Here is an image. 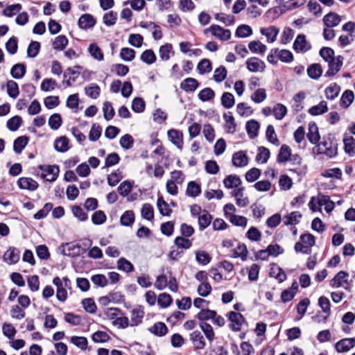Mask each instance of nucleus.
Wrapping results in <instances>:
<instances>
[{
    "label": "nucleus",
    "mask_w": 355,
    "mask_h": 355,
    "mask_svg": "<svg viewBox=\"0 0 355 355\" xmlns=\"http://www.w3.org/2000/svg\"><path fill=\"white\" fill-rule=\"evenodd\" d=\"M260 33L266 37L268 42L272 43L276 40L279 29L276 26H270L267 28H261Z\"/></svg>",
    "instance_id": "obj_17"
},
{
    "label": "nucleus",
    "mask_w": 355,
    "mask_h": 355,
    "mask_svg": "<svg viewBox=\"0 0 355 355\" xmlns=\"http://www.w3.org/2000/svg\"><path fill=\"white\" fill-rule=\"evenodd\" d=\"M68 44V39L64 35H59L55 37L53 42V47L55 50L62 51Z\"/></svg>",
    "instance_id": "obj_63"
},
{
    "label": "nucleus",
    "mask_w": 355,
    "mask_h": 355,
    "mask_svg": "<svg viewBox=\"0 0 355 355\" xmlns=\"http://www.w3.org/2000/svg\"><path fill=\"white\" fill-rule=\"evenodd\" d=\"M120 57L125 62H130L135 58V51L128 47L122 48L120 51Z\"/></svg>",
    "instance_id": "obj_56"
},
{
    "label": "nucleus",
    "mask_w": 355,
    "mask_h": 355,
    "mask_svg": "<svg viewBox=\"0 0 355 355\" xmlns=\"http://www.w3.org/2000/svg\"><path fill=\"white\" fill-rule=\"evenodd\" d=\"M69 139L64 136L55 139L54 143L55 149L60 153L67 152L69 149Z\"/></svg>",
    "instance_id": "obj_30"
},
{
    "label": "nucleus",
    "mask_w": 355,
    "mask_h": 355,
    "mask_svg": "<svg viewBox=\"0 0 355 355\" xmlns=\"http://www.w3.org/2000/svg\"><path fill=\"white\" fill-rule=\"evenodd\" d=\"M338 144L330 137L324 138L323 140L317 145V154H322L329 158L336 156Z\"/></svg>",
    "instance_id": "obj_2"
},
{
    "label": "nucleus",
    "mask_w": 355,
    "mask_h": 355,
    "mask_svg": "<svg viewBox=\"0 0 355 355\" xmlns=\"http://www.w3.org/2000/svg\"><path fill=\"white\" fill-rule=\"evenodd\" d=\"M17 185L21 189L35 191L38 187V183L31 178H20L17 181Z\"/></svg>",
    "instance_id": "obj_16"
},
{
    "label": "nucleus",
    "mask_w": 355,
    "mask_h": 355,
    "mask_svg": "<svg viewBox=\"0 0 355 355\" xmlns=\"http://www.w3.org/2000/svg\"><path fill=\"white\" fill-rule=\"evenodd\" d=\"M22 123V119L21 116L16 115L10 118L6 123L8 129L10 131L15 132L17 130Z\"/></svg>",
    "instance_id": "obj_48"
},
{
    "label": "nucleus",
    "mask_w": 355,
    "mask_h": 355,
    "mask_svg": "<svg viewBox=\"0 0 355 355\" xmlns=\"http://www.w3.org/2000/svg\"><path fill=\"white\" fill-rule=\"evenodd\" d=\"M340 92V87L334 83L325 89L324 93L327 99L334 100L338 96Z\"/></svg>",
    "instance_id": "obj_31"
},
{
    "label": "nucleus",
    "mask_w": 355,
    "mask_h": 355,
    "mask_svg": "<svg viewBox=\"0 0 355 355\" xmlns=\"http://www.w3.org/2000/svg\"><path fill=\"white\" fill-rule=\"evenodd\" d=\"M28 142V138L26 136H21L17 137L14 141V151L17 154H20L27 145Z\"/></svg>",
    "instance_id": "obj_35"
},
{
    "label": "nucleus",
    "mask_w": 355,
    "mask_h": 355,
    "mask_svg": "<svg viewBox=\"0 0 355 355\" xmlns=\"http://www.w3.org/2000/svg\"><path fill=\"white\" fill-rule=\"evenodd\" d=\"M315 245V237L310 233L303 234L300 236V241L295 245L297 252L309 254L311 252V247Z\"/></svg>",
    "instance_id": "obj_3"
},
{
    "label": "nucleus",
    "mask_w": 355,
    "mask_h": 355,
    "mask_svg": "<svg viewBox=\"0 0 355 355\" xmlns=\"http://www.w3.org/2000/svg\"><path fill=\"white\" fill-rule=\"evenodd\" d=\"M355 346L354 338H344L336 343L335 347L338 352L343 353L350 350Z\"/></svg>",
    "instance_id": "obj_15"
},
{
    "label": "nucleus",
    "mask_w": 355,
    "mask_h": 355,
    "mask_svg": "<svg viewBox=\"0 0 355 355\" xmlns=\"http://www.w3.org/2000/svg\"><path fill=\"white\" fill-rule=\"evenodd\" d=\"M228 320L230 322V327L234 331H239L241 329L242 325L245 322L244 317L240 313L234 311H230L227 314Z\"/></svg>",
    "instance_id": "obj_8"
},
{
    "label": "nucleus",
    "mask_w": 355,
    "mask_h": 355,
    "mask_svg": "<svg viewBox=\"0 0 355 355\" xmlns=\"http://www.w3.org/2000/svg\"><path fill=\"white\" fill-rule=\"evenodd\" d=\"M205 31H210L215 37L222 41H227L231 37V31L218 25H212Z\"/></svg>",
    "instance_id": "obj_9"
},
{
    "label": "nucleus",
    "mask_w": 355,
    "mask_h": 355,
    "mask_svg": "<svg viewBox=\"0 0 355 355\" xmlns=\"http://www.w3.org/2000/svg\"><path fill=\"white\" fill-rule=\"evenodd\" d=\"M117 268L125 272H131L134 270L133 265L125 258H120L117 261Z\"/></svg>",
    "instance_id": "obj_57"
},
{
    "label": "nucleus",
    "mask_w": 355,
    "mask_h": 355,
    "mask_svg": "<svg viewBox=\"0 0 355 355\" xmlns=\"http://www.w3.org/2000/svg\"><path fill=\"white\" fill-rule=\"evenodd\" d=\"M157 206L159 213L162 216H169L171 214V209L169 208L168 203L162 197H159L157 202Z\"/></svg>",
    "instance_id": "obj_54"
},
{
    "label": "nucleus",
    "mask_w": 355,
    "mask_h": 355,
    "mask_svg": "<svg viewBox=\"0 0 355 355\" xmlns=\"http://www.w3.org/2000/svg\"><path fill=\"white\" fill-rule=\"evenodd\" d=\"M340 21V17L334 12H330L326 15L323 18L324 24L328 28H332L338 26Z\"/></svg>",
    "instance_id": "obj_23"
},
{
    "label": "nucleus",
    "mask_w": 355,
    "mask_h": 355,
    "mask_svg": "<svg viewBox=\"0 0 355 355\" xmlns=\"http://www.w3.org/2000/svg\"><path fill=\"white\" fill-rule=\"evenodd\" d=\"M283 252V249L279 245H270L265 250L259 252V257L261 259H265V257H262V254H268L271 256L277 257Z\"/></svg>",
    "instance_id": "obj_26"
},
{
    "label": "nucleus",
    "mask_w": 355,
    "mask_h": 355,
    "mask_svg": "<svg viewBox=\"0 0 355 355\" xmlns=\"http://www.w3.org/2000/svg\"><path fill=\"white\" fill-rule=\"evenodd\" d=\"M173 54V46L171 44H166L159 48V55L162 60H168Z\"/></svg>",
    "instance_id": "obj_50"
},
{
    "label": "nucleus",
    "mask_w": 355,
    "mask_h": 355,
    "mask_svg": "<svg viewBox=\"0 0 355 355\" xmlns=\"http://www.w3.org/2000/svg\"><path fill=\"white\" fill-rule=\"evenodd\" d=\"M149 331L157 336L162 337L167 334L168 327L164 322H157L149 328Z\"/></svg>",
    "instance_id": "obj_24"
},
{
    "label": "nucleus",
    "mask_w": 355,
    "mask_h": 355,
    "mask_svg": "<svg viewBox=\"0 0 355 355\" xmlns=\"http://www.w3.org/2000/svg\"><path fill=\"white\" fill-rule=\"evenodd\" d=\"M26 67L23 64H16L10 69L11 76L15 79L22 78L26 73Z\"/></svg>",
    "instance_id": "obj_38"
},
{
    "label": "nucleus",
    "mask_w": 355,
    "mask_h": 355,
    "mask_svg": "<svg viewBox=\"0 0 355 355\" xmlns=\"http://www.w3.org/2000/svg\"><path fill=\"white\" fill-rule=\"evenodd\" d=\"M62 254L64 256L78 257L80 254V245L74 243H67L62 245Z\"/></svg>",
    "instance_id": "obj_14"
},
{
    "label": "nucleus",
    "mask_w": 355,
    "mask_h": 355,
    "mask_svg": "<svg viewBox=\"0 0 355 355\" xmlns=\"http://www.w3.org/2000/svg\"><path fill=\"white\" fill-rule=\"evenodd\" d=\"M167 135L169 141L175 145L178 149L183 148V133L176 129H170L167 132Z\"/></svg>",
    "instance_id": "obj_10"
},
{
    "label": "nucleus",
    "mask_w": 355,
    "mask_h": 355,
    "mask_svg": "<svg viewBox=\"0 0 355 355\" xmlns=\"http://www.w3.org/2000/svg\"><path fill=\"white\" fill-rule=\"evenodd\" d=\"M145 315L144 308L141 305L134 306L130 312L129 322L130 327L141 324Z\"/></svg>",
    "instance_id": "obj_6"
},
{
    "label": "nucleus",
    "mask_w": 355,
    "mask_h": 355,
    "mask_svg": "<svg viewBox=\"0 0 355 355\" xmlns=\"http://www.w3.org/2000/svg\"><path fill=\"white\" fill-rule=\"evenodd\" d=\"M223 184L227 189H236L241 184V180L236 175H230L224 179Z\"/></svg>",
    "instance_id": "obj_28"
},
{
    "label": "nucleus",
    "mask_w": 355,
    "mask_h": 355,
    "mask_svg": "<svg viewBox=\"0 0 355 355\" xmlns=\"http://www.w3.org/2000/svg\"><path fill=\"white\" fill-rule=\"evenodd\" d=\"M307 138L312 144H317L320 139L318 133V128L315 123H310L309 124V132L307 133Z\"/></svg>",
    "instance_id": "obj_27"
},
{
    "label": "nucleus",
    "mask_w": 355,
    "mask_h": 355,
    "mask_svg": "<svg viewBox=\"0 0 355 355\" xmlns=\"http://www.w3.org/2000/svg\"><path fill=\"white\" fill-rule=\"evenodd\" d=\"M135 213L132 210L125 211L120 218V223L123 226H131L135 222Z\"/></svg>",
    "instance_id": "obj_32"
},
{
    "label": "nucleus",
    "mask_w": 355,
    "mask_h": 355,
    "mask_svg": "<svg viewBox=\"0 0 355 355\" xmlns=\"http://www.w3.org/2000/svg\"><path fill=\"white\" fill-rule=\"evenodd\" d=\"M318 304L322 309V311L326 314V316H324L323 319V322H325L328 316L331 313V305L329 300L324 296H321L318 300Z\"/></svg>",
    "instance_id": "obj_36"
},
{
    "label": "nucleus",
    "mask_w": 355,
    "mask_h": 355,
    "mask_svg": "<svg viewBox=\"0 0 355 355\" xmlns=\"http://www.w3.org/2000/svg\"><path fill=\"white\" fill-rule=\"evenodd\" d=\"M88 52L90 55L98 61L104 60V55L101 48L96 44L92 43L88 47Z\"/></svg>",
    "instance_id": "obj_29"
},
{
    "label": "nucleus",
    "mask_w": 355,
    "mask_h": 355,
    "mask_svg": "<svg viewBox=\"0 0 355 355\" xmlns=\"http://www.w3.org/2000/svg\"><path fill=\"white\" fill-rule=\"evenodd\" d=\"M293 48L297 52H306L311 49L304 35H298L293 43Z\"/></svg>",
    "instance_id": "obj_18"
},
{
    "label": "nucleus",
    "mask_w": 355,
    "mask_h": 355,
    "mask_svg": "<svg viewBox=\"0 0 355 355\" xmlns=\"http://www.w3.org/2000/svg\"><path fill=\"white\" fill-rule=\"evenodd\" d=\"M19 257V250L15 248H9L3 254V260L8 264L17 263Z\"/></svg>",
    "instance_id": "obj_21"
},
{
    "label": "nucleus",
    "mask_w": 355,
    "mask_h": 355,
    "mask_svg": "<svg viewBox=\"0 0 355 355\" xmlns=\"http://www.w3.org/2000/svg\"><path fill=\"white\" fill-rule=\"evenodd\" d=\"M326 200L327 196H320L318 198L313 197L309 203V207L313 211H317L320 210L321 206L323 205V202Z\"/></svg>",
    "instance_id": "obj_44"
},
{
    "label": "nucleus",
    "mask_w": 355,
    "mask_h": 355,
    "mask_svg": "<svg viewBox=\"0 0 355 355\" xmlns=\"http://www.w3.org/2000/svg\"><path fill=\"white\" fill-rule=\"evenodd\" d=\"M53 284L56 286V297L60 302H65L67 299V289L71 288V280L64 277L60 279L55 277L53 279Z\"/></svg>",
    "instance_id": "obj_1"
},
{
    "label": "nucleus",
    "mask_w": 355,
    "mask_h": 355,
    "mask_svg": "<svg viewBox=\"0 0 355 355\" xmlns=\"http://www.w3.org/2000/svg\"><path fill=\"white\" fill-rule=\"evenodd\" d=\"M343 63V57L338 55L334 59L328 62L329 69L326 71L325 76H333L336 74L340 70Z\"/></svg>",
    "instance_id": "obj_11"
},
{
    "label": "nucleus",
    "mask_w": 355,
    "mask_h": 355,
    "mask_svg": "<svg viewBox=\"0 0 355 355\" xmlns=\"http://www.w3.org/2000/svg\"><path fill=\"white\" fill-rule=\"evenodd\" d=\"M272 113L277 120H282L287 113V108L284 105L277 103L274 106Z\"/></svg>",
    "instance_id": "obj_52"
},
{
    "label": "nucleus",
    "mask_w": 355,
    "mask_h": 355,
    "mask_svg": "<svg viewBox=\"0 0 355 355\" xmlns=\"http://www.w3.org/2000/svg\"><path fill=\"white\" fill-rule=\"evenodd\" d=\"M110 316L113 321V324L119 329H125L130 327L129 322V318L125 315L118 316L120 313V310L117 308H111L110 309Z\"/></svg>",
    "instance_id": "obj_7"
},
{
    "label": "nucleus",
    "mask_w": 355,
    "mask_h": 355,
    "mask_svg": "<svg viewBox=\"0 0 355 355\" xmlns=\"http://www.w3.org/2000/svg\"><path fill=\"white\" fill-rule=\"evenodd\" d=\"M291 154V148L286 144H283L279 149V154L277 157V162L278 163H285L288 162Z\"/></svg>",
    "instance_id": "obj_25"
},
{
    "label": "nucleus",
    "mask_w": 355,
    "mask_h": 355,
    "mask_svg": "<svg viewBox=\"0 0 355 355\" xmlns=\"http://www.w3.org/2000/svg\"><path fill=\"white\" fill-rule=\"evenodd\" d=\"M201 192L200 186L193 181L188 183L186 193L188 196L196 198L200 195Z\"/></svg>",
    "instance_id": "obj_39"
},
{
    "label": "nucleus",
    "mask_w": 355,
    "mask_h": 355,
    "mask_svg": "<svg viewBox=\"0 0 355 355\" xmlns=\"http://www.w3.org/2000/svg\"><path fill=\"white\" fill-rule=\"evenodd\" d=\"M173 300L171 296L166 293H162L157 297V303L162 308H167L172 304Z\"/></svg>",
    "instance_id": "obj_61"
},
{
    "label": "nucleus",
    "mask_w": 355,
    "mask_h": 355,
    "mask_svg": "<svg viewBox=\"0 0 355 355\" xmlns=\"http://www.w3.org/2000/svg\"><path fill=\"white\" fill-rule=\"evenodd\" d=\"M354 98V95L352 91L346 90L342 94V96L340 100V105L342 107L347 108L353 102Z\"/></svg>",
    "instance_id": "obj_34"
},
{
    "label": "nucleus",
    "mask_w": 355,
    "mask_h": 355,
    "mask_svg": "<svg viewBox=\"0 0 355 355\" xmlns=\"http://www.w3.org/2000/svg\"><path fill=\"white\" fill-rule=\"evenodd\" d=\"M116 19L117 13L112 10L105 13L103 17V21L107 26L114 25L116 22Z\"/></svg>",
    "instance_id": "obj_62"
},
{
    "label": "nucleus",
    "mask_w": 355,
    "mask_h": 355,
    "mask_svg": "<svg viewBox=\"0 0 355 355\" xmlns=\"http://www.w3.org/2000/svg\"><path fill=\"white\" fill-rule=\"evenodd\" d=\"M327 111V104L325 101H322L319 104L311 107L309 112L310 114L316 116L322 114Z\"/></svg>",
    "instance_id": "obj_53"
},
{
    "label": "nucleus",
    "mask_w": 355,
    "mask_h": 355,
    "mask_svg": "<svg viewBox=\"0 0 355 355\" xmlns=\"http://www.w3.org/2000/svg\"><path fill=\"white\" fill-rule=\"evenodd\" d=\"M232 164L236 167H244L248 164V157L245 152L238 151L232 155Z\"/></svg>",
    "instance_id": "obj_20"
},
{
    "label": "nucleus",
    "mask_w": 355,
    "mask_h": 355,
    "mask_svg": "<svg viewBox=\"0 0 355 355\" xmlns=\"http://www.w3.org/2000/svg\"><path fill=\"white\" fill-rule=\"evenodd\" d=\"M270 155V150L266 147L261 146L258 148L256 161L261 164H265L268 160Z\"/></svg>",
    "instance_id": "obj_43"
},
{
    "label": "nucleus",
    "mask_w": 355,
    "mask_h": 355,
    "mask_svg": "<svg viewBox=\"0 0 355 355\" xmlns=\"http://www.w3.org/2000/svg\"><path fill=\"white\" fill-rule=\"evenodd\" d=\"M248 48L252 53L259 54H263L267 50V46L258 40L250 42L248 44Z\"/></svg>",
    "instance_id": "obj_37"
},
{
    "label": "nucleus",
    "mask_w": 355,
    "mask_h": 355,
    "mask_svg": "<svg viewBox=\"0 0 355 355\" xmlns=\"http://www.w3.org/2000/svg\"><path fill=\"white\" fill-rule=\"evenodd\" d=\"M246 64L248 69L252 72H262L266 67L264 62L256 57L248 59Z\"/></svg>",
    "instance_id": "obj_13"
},
{
    "label": "nucleus",
    "mask_w": 355,
    "mask_h": 355,
    "mask_svg": "<svg viewBox=\"0 0 355 355\" xmlns=\"http://www.w3.org/2000/svg\"><path fill=\"white\" fill-rule=\"evenodd\" d=\"M58 86L55 80L51 78H44L40 85V89L44 92H51Z\"/></svg>",
    "instance_id": "obj_47"
},
{
    "label": "nucleus",
    "mask_w": 355,
    "mask_h": 355,
    "mask_svg": "<svg viewBox=\"0 0 355 355\" xmlns=\"http://www.w3.org/2000/svg\"><path fill=\"white\" fill-rule=\"evenodd\" d=\"M190 340L196 349H202L205 347V338L199 331H193L190 334Z\"/></svg>",
    "instance_id": "obj_19"
},
{
    "label": "nucleus",
    "mask_w": 355,
    "mask_h": 355,
    "mask_svg": "<svg viewBox=\"0 0 355 355\" xmlns=\"http://www.w3.org/2000/svg\"><path fill=\"white\" fill-rule=\"evenodd\" d=\"M7 93L8 96L15 99L19 94L18 84L14 80H8L6 83Z\"/></svg>",
    "instance_id": "obj_41"
},
{
    "label": "nucleus",
    "mask_w": 355,
    "mask_h": 355,
    "mask_svg": "<svg viewBox=\"0 0 355 355\" xmlns=\"http://www.w3.org/2000/svg\"><path fill=\"white\" fill-rule=\"evenodd\" d=\"M141 217L148 220H152L154 218V209L149 203H145L142 205L141 209Z\"/></svg>",
    "instance_id": "obj_45"
},
{
    "label": "nucleus",
    "mask_w": 355,
    "mask_h": 355,
    "mask_svg": "<svg viewBox=\"0 0 355 355\" xmlns=\"http://www.w3.org/2000/svg\"><path fill=\"white\" fill-rule=\"evenodd\" d=\"M270 275L277 279L279 283L283 282L286 279V275L285 272L281 268L277 266L271 268Z\"/></svg>",
    "instance_id": "obj_59"
},
{
    "label": "nucleus",
    "mask_w": 355,
    "mask_h": 355,
    "mask_svg": "<svg viewBox=\"0 0 355 355\" xmlns=\"http://www.w3.org/2000/svg\"><path fill=\"white\" fill-rule=\"evenodd\" d=\"M244 187H241L234 189L232 192V196L235 198L236 205L241 207H244L249 204L248 197L244 193Z\"/></svg>",
    "instance_id": "obj_12"
},
{
    "label": "nucleus",
    "mask_w": 355,
    "mask_h": 355,
    "mask_svg": "<svg viewBox=\"0 0 355 355\" xmlns=\"http://www.w3.org/2000/svg\"><path fill=\"white\" fill-rule=\"evenodd\" d=\"M349 274L345 271L338 272L331 280L330 286L334 288H343L345 290H350L352 285L348 280Z\"/></svg>",
    "instance_id": "obj_5"
},
{
    "label": "nucleus",
    "mask_w": 355,
    "mask_h": 355,
    "mask_svg": "<svg viewBox=\"0 0 355 355\" xmlns=\"http://www.w3.org/2000/svg\"><path fill=\"white\" fill-rule=\"evenodd\" d=\"M235 103L234 96L232 93L224 92L221 96V104L227 109H230L234 106Z\"/></svg>",
    "instance_id": "obj_51"
},
{
    "label": "nucleus",
    "mask_w": 355,
    "mask_h": 355,
    "mask_svg": "<svg viewBox=\"0 0 355 355\" xmlns=\"http://www.w3.org/2000/svg\"><path fill=\"white\" fill-rule=\"evenodd\" d=\"M212 217L207 211L203 209L202 214L198 217V225L201 230L207 228L211 223Z\"/></svg>",
    "instance_id": "obj_40"
},
{
    "label": "nucleus",
    "mask_w": 355,
    "mask_h": 355,
    "mask_svg": "<svg viewBox=\"0 0 355 355\" xmlns=\"http://www.w3.org/2000/svg\"><path fill=\"white\" fill-rule=\"evenodd\" d=\"M214 316H216V311L208 309H202L197 315L198 320L202 322L209 320H213Z\"/></svg>",
    "instance_id": "obj_55"
},
{
    "label": "nucleus",
    "mask_w": 355,
    "mask_h": 355,
    "mask_svg": "<svg viewBox=\"0 0 355 355\" xmlns=\"http://www.w3.org/2000/svg\"><path fill=\"white\" fill-rule=\"evenodd\" d=\"M180 87L185 92H194L198 87V83L193 78H187L181 83Z\"/></svg>",
    "instance_id": "obj_33"
},
{
    "label": "nucleus",
    "mask_w": 355,
    "mask_h": 355,
    "mask_svg": "<svg viewBox=\"0 0 355 355\" xmlns=\"http://www.w3.org/2000/svg\"><path fill=\"white\" fill-rule=\"evenodd\" d=\"M266 90L263 88H259L252 94L251 100L255 103H261L266 100Z\"/></svg>",
    "instance_id": "obj_64"
},
{
    "label": "nucleus",
    "mask_w": 355,
    "mask_h": 355,
    "mask_svg": "<svg viewBox=\"0 0 355 355\" xmlns=\"http://www.w3.org/2000/svg\"><path fill=\"white\" fill-rule=\"evenodd\" d=\"M2 332L8 339L13 340L17 330L12 324L5 322L2 325Z\"/></svg>",
    "instance_id": "obj_58"
},
{
    "label": "nucleus",
    "mask_w": 355,
    "mask_h": 355,
    "mask_svg": "<svg viewBox=\"0 0 355 355\" xmlns=\"http://www.w3.org/2000/svg\"><path fill=\"white\" fill-rule=\"evenodd\" d=\"M302 218V214L299 211H293L284 216V224L286 225H291L297 224L300 218Z\"/></svg>",
    "instance_id": "obj_49"
},
{
    "label": "nucleus",
    "mask_w": 355,
    "mask_h": 355,
    "mask_svg": "<svg viewBox=\"0 0 355 355\" xmlns=\"http://www.w3.org/2000/svg\"><path fill=\"white\" fill-rule=\"evenodd\" d=\"M96 24V20L90 14L83 15L78 20V25L82 29H87L93 27Z\"/></svg>",
    "instance_id": "obj_22"
},
{
    "label": "nucleus",
    "mask_w": 355,
    "mask_h": 355,
    "mask_svg": "<svg viewBox=\"0 0 355 355\" xmlns=\"http://www.w3.org/2000/svg\"><path fill=\"white\" fill-rule=\"evenodd\" d=\"M40 176L49 182H54L59 175V167L55 165H40Z\"/></svg>",
    "instance_id": "obj_4"
},
{
    "label": "nucleus",
    "mask_w": 355,
    "mask_h": 355,
    "mask_svg": "<svg viewBox=\"0 0 355 355\" xmlns=\"http://www.w3.org/2000/svg\"><path fill=\"white\" fill-rule=\"evenodd\" d=\"M345 151L351 155L355 148V139L350 135H345L343 138Z\"/></svg>",
    "instance_id": "obj_60"
},
{
    "label": "nucleus",
    "mask_w": 355,
    "mask_h": 355,
    "mask_svg": "<svg viewBox=\"0 0 355 355\" xmlns=\"http://www.w3.org/2000/svg\"><path fill=\"white\" fill-rule=\"evenodd\" d=\"M322 73V69L319 64H313L307 69L308 76L312 79L319 78Z\"/></svg>",
    "instance_id": "obj_46"
},
{
    "label": "nucleus",
    "mask_w": 355,
    "mask_h": 355,
    "mask_svg": "<svg viewBox=\"0 0 355 355\" xmlns=\"http://www.w3.org/2000/svg\"><path fill=\"white\" fill-rule=\"evenodd\" d=\"M225 124V127L228 133H234L236 131V123L234 118L230 112L226 113L223 115Z\"/></svg>",
    "instance_id": "obj_42"
}]
</instances>
